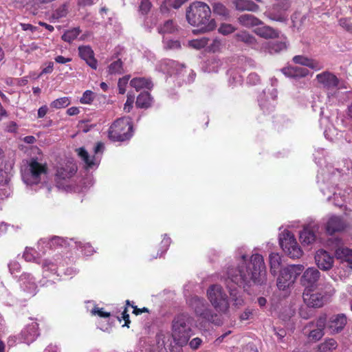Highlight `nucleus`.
<instances>
[{"mask_svg":"<svg viewBox=\"0 0 352 352\" xmlns=\"http://www.w3.org/2000/svg\"><path fill=\"white\" fill-rule=\"evenodd\" d=\"M246 256H241V264L237 267L229 268L228 279L235 285L245 288L252 284L261 285L266 283V267L262 255L254 254L248 265H245Z\"/></svg>","mask_w":352,"mask_h":352,"instance_id":"obj_1","label":"nucleus"},{"mask_svg":"<svg viewBox=\"0 0 352 352\" xmlns=\"http://www.w3.org/2000/svg\"><path fill=\"white\" fill-rule=\"evenodd\" d=\"M193 318L188 314H180L175 316L172 324V337L175 346L167 345L163 340L166 352H181V346L186 344L192 335Z\"/></svg>","mask_w":352,"mask_h":352,"instance_id":"obj_2","label":"nucleus"},{"mask_svg":"<svg viewBox=\"0 0 352 352\" xmlns=\"http://www.w3.org/2000/svg\"><path fill=\"white\" fill-rule=\"evenodd\" d=\"M21 177L23 182L32 186L42 184L46 187L47 192L50 186L46 182L47 168L46 164L38 162L36 159H31L21 168Z\"/></svg>","mask_w":352,"mask_h":352,"instance_id":"obj_3","label":"nucleus"},{"mask_svg":"<svg viewBox=\"0 0 352 352\" xmlns=\"http://www.w3.org/2000/svg\"><path fill=\"white\" fill-rule=\"evenodd\" d=\"M211 10L205 3L197 1L192 3L186 10V19L193 26H201L203 32L212 30L214 27L210 20Z\"/></svg>","mask_w":352,"mask_h":352,"instance_id":"obj_4","label":"nucleus"},{"mask_svg":"<svg viewBox=\"0 0 352 352\" xmlns=\"http://www.w3.org/2000/svg\"><path fill=\"white\" fill-rule=\"evenodd\" d=\"M206 296L214 313L218 314L223 320L222 316L228 314L230 311L229 298L225 290L220 285H211L207 289Z\"/></svg>","mask_w":352,"mask_h":352,"instance_id":"obj_5","label":"nucleus"},{"mask_svg":"<svg viewBox=\"0 0 352 352\" xmlns=\"http://www.w3.org/2000/svg\"><path fill=\"white\" fill-rule=\"evenodd\" d=\"M189 306L194 310L197 316L213 323L216 325L222 324V319L218 314L209 307L208 304L206 302L205 299L197 296H193L188 300Z\"/></svg>","mask_w":352,"mask_h":352,"instance_id":"obj_6","label":"nucleus"},{"mask_svg":"<svg viewBox=\"0 0 352 352\" xmlns=\"http://www.w3.org/2000/svg\"><path fill=\"white\" fill-rule=\"evenodd\" d=\"M320 86L326 90L328 98L336 97L338 91L347 88L345 82L339 79L333 73L324 71L316 76Z\"/></svg>","mask_w":352,"mask_h":352,"instance_id":"obj_7","label":"nucleus"},{"mask_svg":"<svg viewBox=\"0 0 352 352\" xmlns=\"http://www.w3.org/2000/svg\"><path fill=\"white\" fill-rule=\"evenodd\" d=\"M133 126L129 118H122L116 120L110 126L108 136L113 141L123 142L132 136Z\"/></svg>","mask_w":352,"mask_h":352,"instance_id":"obj_8","label":"nucleus"},{"mask_svg":"<svg viewBox=\"0 0 352 352\" xmlns=\"http://www.w3.org/2000/svg\"><path fill=\"white\" fill-rule=\"evenodd\" d=\"M302 265H291L280 271L277 280V287L279 289L285 290L292 285L298 276L303 271Z\"/></svg>","mask_w":352,"mask_h":352,"instance_id":"obj_9","label":"nucleus"},{"mask_svg":"<svg viewBox=\"0 0 352 352\" xmlns=\"http://www.w3.org/2000/svg\"><path fill=\"white\" fill-rule=\"evenodd\" d=\"M279 243L283 250L291 258H298L302 256V251L289 231L284 230L280 234Z\"/></svg>","mask_w":352,"mask_h":352,"instance_id":"obj_10","label":"nucleus"},{"mask_svg":"<svg viewBox=\"0 0 352 352\" xmlns=\"http://www.w3.org/2000/svg\"><path fill=\"white\" fill-rule=\"evenodd\" d=\"M329 245L334 250L335 256L342 263H346L352 269V249L345 247L340 238L333 237L328 241Z\"/></svg>","mask_w":352,"mask_h":352,"instance_id":"obj_11","label":"nucleus"},{"mask_svg":"<svg viewBox=\"0 0 352 352\" xmlns=\"http://www.w3.org/2000/svg\"><path fill=\"white\" fill-rule=\"evenodd\" d=\"M320 272L314 267H308L300 278V283L305 290L312 291L318 287Z\"/></svg>","mask_w":352,"mask_h":352,"instance_id":"obj_12","label":"nucleus"},{"mask_svg":"<svg viewBox=\"0 0 352 352\" xmlns=\"http://www.w3.org/2000/svg\"><path fill=\"white\" fill-rule=\"evenodd\" d=\"M320 226L318 223L311 221L305 226L303 230L300 233V241L303 245H311L316 239V232L318 231Z\"/></svg>","mask_w":352,"mask_h":352,"instance_id":"obj_13","label":"nucleus"},{"mask_svg":"<svg viewBox=\"0 0 352 352\" xmlns=\"http://www.w3.org/2000/svg\"><path fill=\"white\" fill-rule=\"evenodd\" d=\"M19 283L21 289L29 296H33L36 294L37 285L34 277L30 273H23Z\"/></svg>","mask_w":352,"mask_h":352,"instance_id":"obj_14","label":"nucleus"},{"mask_svg":"<svg viewBox=\"0 0 352 352\" xmlns=\"http://www.w3.org/2000/svg\"><path fill=\"white\" fill-rule=\"evenodd\" d=\"M346 226V222L343 218L336 215L329 217L324 223L325 230L330 235L344 231Z\"/></svg>","mask_w":352,"mask_h":352,"instance_id":"obj_15","label":"nucleus"},{"mask_svg":"<svg viewBox=\"0 0 352 352\" xmlns=\"http://www.w3.org/2000/svg\"><path fill=\"white\" fill-rule=\"evenodd\" d=\"M314 258L317 266L323 271H328L333 266L334 258L326 250H318Z\"/></svg>","mask_w":352,"mask_h":352,"instance_id":"obj_16","label":"nucleus"},{"mask_svg":"<svg viewBox=\"0 0 352 352\" xmlns=\"http://www.w3.org/2000/svg\"><path fill=\"white\" fill-rule=\"evenodd\" d=\"M347 319L344 314H339L331 316L327 323V328L330 333L340 332L346 324Z\"/></svg>","mask_w":352,"mask_h":352,"instance_id":"obj_17","label":"nucleus"},{"mask_svg":"<svg viewBox=\"0 0 352 352\" xmlns=\"http://www.w3.org/2000/svg\"><path fill=\"white\" fill-rule=\"evenodd\" d=\"M68 244L67 241L63 238L59 236H54L50 240L46 239H41L38 243V249L39 252H42L43 254L46 252L45 248L49 247V248H56L57 247H66Z\"/></svg>","mask_w":352,"mask_h":352,"instance_id":"obj_18","label":"nucleus"},{"mask_svg":"<svg viewBox=\"0 0 352 352\" xmlns=\"http://www.w3.org/2000/svg\"><path fill=\"white\" fill-rule=\"evenodd\" d=\"M38 335V324L33 321L22 330L21 338L23 342L29 344L34 342Z\"/></svg>","mask_w":352,"mask_h":352,"instance_id":"obj_19","label":"nucleus"},{"mask_svg":"<svg viewBox=\"0 0 352 352\" xmlns=\"http://www.w3.org/2000/svg\"><path fill=\"white\" fill-rule=\"evenodd\" d=\"M307 290L303 293L302 298L305 303L310 307H320L324 303L323 296L320 293H310Z\"/></svg>","mask_w":352,"mask_h":352,"instance_id":"obj_20","label":"nucleus"},{"mask_svg":"<svg viewBox=\"0 0 352 352\" xmlns=\"http://www.w3.org/2000/svg\"><path fill=\"white\" fill-rule=\"evenodd\" d=\"M184 67V66L183 65L173 60H164L160 65V70L170 76L180 74Z\"/></svg>","mask_w":352,"mask_h":352,"instance_id":"obj_21","label":"nucleus"},{"mask_svg":"<svg viewBox=\"0 0 352 352\" xmlns=\"http://www.w3.org/2000/svg\"><path fill=\"white\" fill-rule=\"evenodd\" d=\"M79 56L85 60L87 64L93 69H96L98 67L97 60L94 58V54L92 49L87 45L80 46L78 47Z\"/></svg>","mask_w":352,"mask_h":352,"instance_id":"obj_22","label":"nucleus"},{"mask_svg":"<svg viewBox=\"0 0 352 352\" xmlns=\"http://www.w3.org/2000/svg\"><path fill=\"white\" fill-rule=\"evenodd\" d=\"M76 170L77 167L76 164L69 162L58 168L56 175L58 179L65 180L73 177L76 173Z\"/></svg>","mask_w":352,"mask_h":352,"instance_id":"obj_23","label":"nucleus"},{"mask_svg":"<svg viewBox=\"0 0 352 352\" xmlns=\"http://www.w3.org/2000/svg\"><path fill=\"white\" fill-rule=\"evenodd\" d=\"M237 21L241 25L248 28L263 24L261 20L250 14H244L240 15L238 17Z\"/></svg>","mask_w":352,"mask_h":352,"instance_id":"obj_24","label":"nucleus"},{"mask_svg":"<svg viewBox=\"0 0 352 352\" xmlns=\"http://www.w3.org/2000/svg\"><path fill=\"white\" fill-rule=\"evenodd\" d=\"M254 32L258 36L265 39L276 38L279 36V32L268 25L256 28L254 30Z\"/></svg>","mask_w":352,"mask_h":352,"instance_id":"obj_25","label":"nucleus"},{"mask_svg":"<svg viewBox=\"0 0 352 352\" xmlns=\"http://www.w3.org/2000/svg\"><path fill=\"white\" fill-rule=\"evenodd\" d=\"M232 3L235 9L240 12L249 11L255 12L259 9V6L250 0H234Z\"/></svg>","mask_w":352,"mask_h":352,"instance_id":"obj_26","label":"nucleus"},{"mask_svg":"<svg viewBox=\"0 0 352 352\" xmlns=\"http://www.w3.org/2000/svg\"><path fill=\"white\" fill-rule=\"evenodd\" d=\"M234 38L236 41L243 42L252 47H255L257 44L256 38L245 30H241L236 33Z\"/></svg>","mask_w":352,"mask_h":352,"instance_id":"obj_27","label":"nucleus"},{"mask_svg":"<svg viewBox=\"0 0 352 352\" xmlns=\"http://www.w3.org/2000/svg\"><path fill=\"white\" fill-rule=\"evenodd\" d=\"M283 74L291 78H302L306 76L309 71L306 68H303L298 66L294 67H288L287 68L283 69Z\"/></svg>","mask_w":352,"mask_h":352,"instance_id":"obj_28","label":"nucleus"},{"mask_svg":"<svg viewBox=\"0 0 352 352\" xmlns=\"http://www.w3.org/2000/svg\"><path fill=\"white\" fill-rule=\"evenodd\" d=\"M78 155L84 161L88 168H93L98 166L99 160L94 156H89L87 151L84 148L76 149Z\"/></svg>","mask_w":352,"mask_h":352,"instance_id":"obj_29","label":"nucleus"},{"mask_svg":"<svg viewBox=\"0 0 352 352\" xmlns=\"http://www.w3.org/2000/svg\"><path fill=\"white\" fill-rule=\"evenodd\" d=\"M130 85L137 91L144 88L151 89L153 86L151 79L146 78H134L131 80Z\"/></svg>","mask_w":352,"mask_h":352,"instance_id":"obj_30","label":"nucleus"},{"mask_svg":"<svg viewBox=\"0 0 352 352\" xmlns=\"http://www.w3.org/2000/svg\"><path fill=\"white\" fill-rule=\"evenodd\" d=\"M212 8L213 13L223 19L227 20L230 17V10L222 3L214 2L212 4Z\"/></svg>","mask_w":352,"mask_h":352,"instance_id":"obj_31","label":"nucleus"},{"mask_svg":"<svg viewBox=\"0 0 352 352\" xmlns=\"http://www.w3.org/2000/svg\"><path fill=\"white\" fill-rule=\"evenodd\" d=\"M287 48L285 42L276 41L268 42L265 43V50L270 54L278 53Z\"/></svg>","mask_w":352,"mask_h":352,"instance_id":"obj_32","label":"nucleus"},{"mask_svg":"<svg viewBox=\"0 0 352 352\" xmlns=\"http://www.w3.org/2000/svg\"><path fill=\"white\" fill-rule=\"evenodd\" d=\"M337 346V342L333 338H329L325 340L318 346V351L320 352H333Z\"/></svg>","mask_w":352,"mask_h":352,"instance_id":"obj_33","label":"nucleus"},{"mask_svg":"<svg viewBox=\"0 0 352 352\" xmlns=\"http://www.w3.org/2000/svg\"><path fill=\"white\" fill-rule=\"evenodd\" d=\"M151 104V97L149 93L142 92L137 98L136 105L140 108H148Z\"/></svg>","mask_w":352,"mask_h":352,"instance_id":"obj_34","label":"nucleus"},{"mask_svg":"<svg viewBox=\"0 0 352 352\" xmlns=\"http://www.w3.org/2000/svg\"><path fill=\"white\" fill-rule=\"evenodd\" d=\"M270 265L272 274H275L279 269L281 263V258L278 254L272 253L270 254Z\"/></svg>","mask_w":352,"mask_h":352,"instance_id":"obj_35","label":"nucleus"},{"mask_svg":"<svg viewBox=\"0 0 352 352\" xmlns=\"http://www.w3.org/2000/svg\"><path fill=\"white\" fill-rule=\"evenodd\" d=\"M177 30V25L172 20L166 21L162 25L158 28L160 34H171Z\"/></svg>","mask_w":352,"mask_h":352,"instance_id":"obj_36","label":"nucleus"},{"mask_svg":"<svg viewBox=\"0 0 352 352\" xmlns=\"http://www.w3.org/2000/svg\"><path fill=\"white\" fill-rule=\"evenodd\" d=\"M230 296L233 302V306L236 308L239 309L244 305V300L237 291L230 289Z\"/></svg>","mask_w":352,"mask_h":352,"instance_id":"obj_37","label":"nucleus"},{"mask_svg":"<svg viewBox=\"0 0 352 352\" xmlns=\"http://www.w3.org/2000/svg\"><path fill=\"white\" fill-rule=\"evenodd\" d=\"M80 33V29L78 28H74L73 29L66 31L63 34L62 39L65 42L71 43L77 38Z\"/></svg>","mask_w":352,"mask_h":352,"instance_id":"obj_38","label":"nucleus"},{"mask_svg":"<svg viewBox=\"0 0 352 352\" xmlns=\"http://www.w3.org/2000/svg\"><path fill=\"white\" fill-rule=\"evenodd\" d=\"M70 104V99L68 97H62L58 98L51 102L50 107L54 109H61L69 106Z\"/></svg>","mask_w":352,"mask_h":352,"instance_id":"obj_39","label":"nucleus"},{"mask_svg":"<svg viewBox=\"0 0 352 352\" xmlns=\"http://www.w3.org/2000/svg\"><path fill=\"white\" fill-rule=\"evenodd\" d=\"M43 272H51L52 274H56L57 272L58 267L57 264L52 262L50 260H43L41 263Z\"/></svg>","mask_w":352,"mask_h":352,"instance_id":"obj_40","label":"nucleus"},{"mask_svg":"<svg viewBox=\"0 0 352 352\" xmlns=\"http://www.w3.org/2000/svg\"><path fill=\"white\" fill-rule=\"evenodd\" d=\"M236 30V28L230 23H222L218 28L219 32L225 36L229 35L234 32Z\"/></svg>","mask_w":352,"mask_h":352,"instance_id":"obj_41","label":"nucleus"},{"mask_svg":"<svg viewBox=\"0 0 352 352\" xmlns=\"http://www.w3.org/2000/svg\"><path fill=\"white\" fill-rule=\"evenodd\" d=\"M208 39L207 38L203 37L201 38L190 41L188 45L192 48L200 50L208 45Z\"/></svg>","mask_w":352,"mask_h":352,"instance_id":"obj_42","label":"nucleus"},{"mask_svg":"<svg viewBox=\"0 0 352 352\" xmlns=\"http://www.w3.org/2000/svg\"><path fill=\"white\" fill-rule=\"evenodd\" d=\"M68 8L66 4H63L52 13V17L55 19H59L67 16Z\"/></svg>","mask_w":352,"mask_h":352,"instance_id":"obj_43","label":"nucleus"},{"mask_svg":"<svg viewBox=\"0 0 352 352\" xmlns=\"http://www.w3.org/2000/svg\"><path fill=\"white\" fill-rule=\"evenodd\" d=\"M109 72L113 74H121L122 72V63L120 60L113 62L109 66Z\"/></svg>","mask_w":352,"mask_h":352,"instance_id":"obj_44","label":"nucleus"},{"mask_svg":"<svg viewBox=\"0 0 352 352\" xmlns=\"http://www.w3.org/2000/svg\"><path fill=\"white\" fill-rule=\"evenodd\" d=\"M34 250L32 248H26L24 253L23 257L27 261H34L38 263H41V261L34 255Z\"/></svg>","mask_w":352,"mask_h":352,"instance_id":"obj_45","label":"nucleus"},{"mask_svg":"<svg viewBox=\"0 0 352 352\" xmlns=\"http://www.w3.org/2000/svg\"><path fill=\"white\" fill-rule=\"evenodd\" d=\"M151 7L152 4L149 0H142L139 6V12L142 15H146L149 12Z\"/></svg>","mask_w":352,"mask_h":352,"instance_id":"obj_46","label":"nucleus"},{"mask_svg":"<svg viewBox=\"0 0 352 352\" xmlns=\"http://www.w3.org/2000/svg\"><path fill=\"white\" fill-rule=\"evenodd\" d=\"M94 94L91 91L87 90L84 92L82 96L81 97L80 102L82 104H91L94 100Z\"/></svg>","mask_w":352,"mask_h":352,"instance_id":"obj_47","label":"nucleus"},{"mask_svg":"<svg viewBox=\"0 0 352 352\" xmlns=\"http://www.w3.org/2000/svg\"><path fill=\"white\" fill-rule=\"evenodd\" d=\"M77 247L80 248L86 256H89L94 252L93 247L89 243L82 244L81 242H78L77 243Z\"/></svg>","mask_w":352,"mask_h":352,"instance_id":"obj_48","label":"nucleus"},{"mask_svg":"<svg viewBox=\"0 0 352 352\" xmlns=\"http://www.w3.org/2000/svg\"><path fill=\"white\" fill-rule=\"evenodd\" d=\"M8 268L11 274L15 275L20 272L21 265L18 261L12 260L8 263Z\"/></svg>","mask_w":352,"mask_h":352,"instance_id":"obj_49","label":"nucleus"},{"mask_svg":"<svg viewBox=\"0 0 352 352\" xmlns=\"http://www.w3.org/2000/svg\"><path fill=\"white\" fill-rule=\"evenodd\" d=\"M324 335L323 331L321 329L316 328L310 331L309 338L314 341L319 340Z\"/></svg>","mask_w":352,"mask_h":352,"instance_id":"obj_50","label":"nucleus"},{"mask_svg":"<svg viewBox=\"0 0 352 352\" xmlns=\"http://www.w3.org/2000/svg\"><path fill=\"white\" fill-rule=\"evenodd\" d=\"M164 44L166 49L175 50L180 47V43L177 40H164Z\"/></svg>","mask_w":352,"mask_h":352,"instance_id":"obj_51","label":"nucleus"},{"mask_svg":"<svg viewBox=\"0 0 352 352\" xmlns=\"http://www.w3.org/2000/svg\"><path fill=\"white\" fill-rule=\"evenodd\" d=\"M129 79V78L128 76H124V77L119 79L118 86L120 94H124L125 93L126 86L128 83Z\"/></svg>","mask_w":352,"mask_h":352,"instance_id":"obj_52","label":"nucleus"},{"mask_svg":"<svg viewBox=\"0 0 352 352\" xmlns=\"http://www.w3.org/2000/svg\"><path fill=\"white\" fill-rule=\"evenodd\" d=\"M307 67L316 71H318L323 68V65L316 60L309 58Z\"/></svg>","mask_w":352,"mask_h":352,"instance_id":"obj_53","label":"nucleus"},{"mask_svg":"<svg viewBox=\"0 0 352 352\" xmlns=\"http://www.w3.org/2000/svg\"><path fill=\"white\" fill-rule=\"evenodd\" d=\"M339 25L347 32L352 33V23L346 18L339 20Z\"/></svg>","mask_w":352,"mask_h":352,"instance_id":"obj_54","label":"nucleus"},{"mask_svg":"<svg viewBox=\"0 0 352 352\" xmlns=\"http://www.w3.org/2000/svg\"><path fill=\"white\" fill-rule=\"evenodd\" d=\"M170 242H171L170 238L166 236V234H165L162 242H161L162 250L160 254V256H161L162 255V254H164V252H166V250H168V248L170 244Z\"/></svg>","mask_w":352,"mask_h":352,"instance_id":"obj_55","label":"nucleus"},{"mask_svg":"<svg viewBox=\"0 0 352 352\" xmlns=\"http://www.w3.org/2000/svg\"><path fill=\"white\" fill-rule=\"evenodd\" d=\"M308 60L309 58L301 55H297L293 58V61L296 64H299L304 66H307Z\"/></svg>","mask_w":352,"mask_h":352,"instance_id":"obj_56","label":"nucleus"},{"mask_svg":"<svg viewBox=\"0 0 352 352\" xmlns=\"http://www.w3.org/2000/svg\"><path fill=\"white\" fill-rule=\"evenodd\" d=\"M91 314L93 315H98L102 318H108L110 316V313L104 311L102 308L95 307L91 310Z\"/></svg>","mask_w":352,"mask_h":352,"instance_id":"obj_57","label":"nucleus"},{"mask_svg":"<svg viewBox=\"0 0 352 352\" xmlns=\"http://www.w3.org/2000/svg\"><path fill=\"white\" fill-rule=\"evenodd\" d=\"M134 96L128 95L127 100L124 104V109L126 112H129L133 107Z\"/></svg>","mask_w":352,"mask_h":352,"instance_id":"obj_58","label":"nucleus"},{"mask_svg":"<svg viewBox=\"0 0 352 352\" xmlns=\"http://www.w3.org/2000/svg\"><path fill=\"white\" fill-rule=\"evenodd\" d=\"M259 105L261 108L265 112H269L273 110L274 109V104L271 103L265 104V102L263 101V98H260L258 100Z\"/></svg>","mask_w":352,"mask_h":352,"instance_id":"obj_59","label":"nucleus"},{"mask_svg":"<svg viewBox=\"0 0 352 352\" xmlns=\"http://www.w3.org/2000/svg\"><path fill=\"white\" fill-rule=\"evenodd\" d=\"M260 81L258 75L256 73L249 74L248 77V82L250 85H256Z\"/></svg>","mask_w":352,"mask_h":352,"instance_id":"obj_60","label":"nucleus"},{"mask_svg":"<svg viewBox=\"0 0 352 352\" xmlns=\"http://www.w3.org/2000/svg\"><path fill=\"white\" fill-rule=\"evenodd\" d=\"M327 320L324 316H320L316 320V326L318 329H321V330H324V327L327 324Z\"/></svg>","mask_w":352,"mask_h":352,"instance_id":"obj_61","label":"nucleus"},{"mask_svg":"<svg viewBox=\"0 0 352 352\" xmlns=\"http://www.w3.org/2000/svg\"><path fill=\"white\" fill-rule=\"evenodd\" d=\"M202 340L199 338H193L189 343L190 346L192 349H197L199 347Z\"/></svg>","mask_w":352,"mask_h":352,"instance_id":"obj_62","label":"nucleus"},{"mask_svg":"<svg viewBox=\"0 0 352 352\" xmlns=\"http://www.w3.org/2000/svg\"><path fill=\"white\" fill-rule=\"evenodd\" d=\"M20 25L24 31L30 30V32H34L37 30L36 27L33 26L30 23H21Z\"/></svg>","mask_w":352,"mask_h":352,"instance_id":"obj_63","label":"nucleus"},{"mask_svg":"<svg viewBox=\"0 0 352 352\" xmlns=\"http://www.w3.org/2000/svg\"><path fill=\"white\" fill-rule=\"evenodd\" d=\"M252 315V310L246 309L240 316L241 320H247Z\"/></svg>","mask_w":352,"mask_h":352,"instance_id":"obj_64","label":"nucleus"}]
</instances>
